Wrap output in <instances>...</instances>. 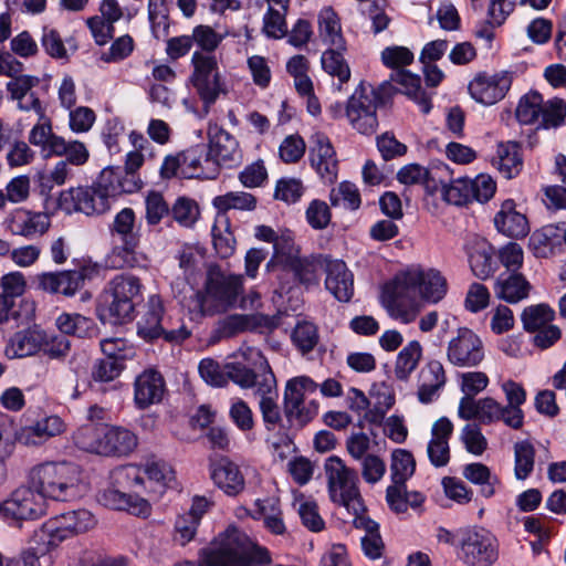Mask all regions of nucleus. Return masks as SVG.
<instances>
[{
    "label": "nucleus",
    "mask_w": 566,
    "mask_h": 566,
    "mask_svg": "<svg viewBox=\"0 0 566 566\" xmlns=\"http://www.w3.org/2000/svg\"><path fill=\"white\" fill-rule=\"evenodd\" d=\"M97 500L101 504L108 509L127 511L128 513L136 516L147 517L151 510L147 500L140 497L138 494L124 492L113 484L108 489L101 492Z\"/></svg>",
    "instance_id": "nucleus-29"
},
{
    "label": "nucleus",
    "mask_w": 566,
    "mask_h": 566,
    "mask_svg": "<svg viewBox=\"0 0 566 566\" xmlns=\"http://www.w3.org/2000/svg\"><path fill=\"white\" fill-rule=\"evenodd\" d=\"M164 304L158 295H151L147 303V311L137 322V334L148 343L163 338L166 343L180 344L190 336L185 325L178 328L166 329L163 325Z\"/></svg>",
    "instance_id": "nucleus-14"
},
{
    "label": "nucleus",
    "mask_w": 566,
    "mask_h": 566,
    "mask_svg": "<svg viewBox=\"0 0 566 566\" xmlns=\"http://www.w3.org/2000/svg\"><path fill=\"white\" fill-rule=\"evenodd\" d=\"M140 279L132 274L114 276L99 297L97 317L103 324L124 325L135 318L136 306L144 301Z\"/></svg>",
    "instance_id": "nucleus-3"
},
{
    "label": "nucleus",
    "mask_w": 566,
    "mask_h": 566,
    "mask_svg": "<svg viewBox=\"0 0 566 566\" xmlns=\"http://www.w3.org/2000/svg\"><path fill=\"white\" fill-rule=\"evenodd\" d=\"M554 317V310L545 303L525 307L521 316L523 327L528 333H535L536 331L548 326Z\"/></svg>",
    "instance_id": "nucleus-50"
},
{
    "label": "nucleus",
    "mask_w": 566,
    "mask_h": 566,
    "mask_svg": "<svg viewBox=\"0 0 566 566\" xmlns=\"http://www.w3.org/2000/svg\"><path fill=\"white\" fill-rule=\"evenodd\" d=\"M496 154L497 156L493 159V165L497 167L505 178L511 179L518 175L523 160L518 154L516 143L500 144Z\"/></svg>",
    "instance_id": "nucleus-43"
},
{
    "label": "nucleus",
    "mask_w": 566,
    "mask_h": 566,
    "mask_svg": "<svg viewBox=\"0 0 566 566\" xmlns=\"http://www.w3.org/2000/svg\"><path fill=\"white\" fill-rule=\"evenodd\" d=\"M396 281L406 290L418 289L421 298L431 304L439 303L448 292L447 279L436 269L408 270Z\"/></svg>",
    "instance_id": "nucleus-18"
},
{
    "label": "nucleus",
    "mask_w": 566,
    "mask_h": 566,
    "mask_svg": "<svg viewBox=\"0 0 566 566\" xmlns=\"http://www.w3.org/2000/svg\"><path fill=\"white\" fill-rule=\"evenodd\" d=\"M502 390L507 401V405L503 406L506 413L505 426L518 430L524 424V412L521 406L526 401V390L521 384L511 379L502 384Z\"/></svg>",
    "instance_id": "nucleus-37"
},
{
    "label": "nucleus",
    "mask_w": 566,
    "mask_h": 566,
    "mask_svg": "<svg viewBox=\"0 0 566 566\" xmlns=\"http://www.w3.org/2000/svg\"><path fill=\"white\" fill-rule=\"evenodd\" d=\"M191 65L193 70L190 82L208 111L219 95L227 92L221 82L217 57L213 54L195 51Z\"/></svg>",
    "instance_id": "nucleus-13"
},
{
    "label": "nucleus",
    "mask_w": 566,
    "mask_h": 566,
    "mask_svg": "<svg viewBox=\"0 0 566 566\" xmlns=\"http://www.w3.org/2000/svg\"><path fill=\"white\" fill-rule=\"evenodd\" d=\"M96 524L94 515L84 509L59 514L48 520L34 532V541L41 542L51 551L63 541L93 528Z\"/></svg>",
    "instance_id": "nucleus-11"
},
{
    "label": "nucleus",
    "mask_w": 566,
    "mask_h": 566,
    "mask_svg": "<svg viewBox=\"0 0 566 566\" xmlns=\"http://www.w3.org/2000/svg\"><path fill=\"white\" fill-rule=\"evenodd\" d=\"M3 226L12 235L35 240L49 231L51 217L48 212L17 208L7 216Z\"/></svg>",
    "instance_id": "nucleus-22"
},
{
    "label": "nucleus",
    "mask_w": 566,
    "mask_h": 566,
    "mask_svg": "<svg viewBox=\"0 0 566 566\" xmlns=\"http://www.w3.org/2000/svg\"><path fill=\"white\" fill-rule=\"evenodd\" d=\"M108 231L115 242L108 256L109 265L115 269L137 266V249L140 244L142 234L135 211L128 207L123 208L115 214Z\"/></svg>",
    "instance_id": "nucleus-8"
},
{
    "label": "nucleus",
    "mask_w": 566,
    "mask_h": 566,
    "mask_svg": "<svg viewBox=\"0 0 566 566\" xmlns=\"http://www.w3.org/2000/svg\"><path fill=\"white\" fill-rule=\"evenodd\" d=\"M346 49L331 46L323 52L321 63L323 70L329 75L337 77L340 84L347 83L350 78V69L344 57Z\"/></svg>",
    "instance_id": "nucleus-45"
},
{
    "label": "nucleus",
    "mask_w": 566,
    "mask_h": 566,
    "mask_svg": "<svg viewBox=\"0 0 566 566\" xmlns=\"http://www.w3.org/2000/svg\"><path fill=\"white\" fill-rule=\"evenodd\" d=\"M78 469L72 462H44L29 473L30 486L44 500L67 501L75 496Z\"/></svg>",
    "instance_id": "nucleus-7"
},
{
    "label": "nucleus",
    "mask_w": 566,
    "mask_h": 566,
    "mask_svg": "<svg viewBox=\"0 0 566 566\" xmlns=\"http://www.w3.org/2000/svg\"><path fill=\"white\" fill-rule=\"evenodd\" d=\"M119 167L113 168L108 167L103 169L96 180L93 182L96 190L99 195L105 199L106 202H109V198H114L118 196V185H119Z\"/></svg>",
    "instance_id": "nucleus-62"
},
{
    "label": "nucleus",
    "mask_w": 566,
    "mask_h": 566,
    "mask_svg": "<svg viewBox=\"0 0 566 566\" xmlns=\"http://www.w3.org/2000/svg\"><path fill=\"white\" fill-rule=\"evenodd\" d=\"M206 151L203 146L196 145L180 153L181 158V177L199 178L203 174L201 161Z\"/></svg>",
    "instance_id": "nucleus-61"
},
{
    "label": "nucleus",
    "mask_w": 566,
    "mask_h": 566,
    "mask_svg": "<svg viewBox=\"0 0 566 566\" xmlns=\"http://www.w3.org/2000/svg\"><path fill=\"white\" fill-rule=\"evenodd\" d=\"M318 385L308 376H297L286 381L283 394V413L276 402L277 387L274 374L266 373L259 387V409L266 431L277 427L283 431L281 441L292 442L290 432L305 428L318 413L316 400L305 403V396L314 394Z\"/></svg>",
    "instance_id": "nucleus-1"
},
{
    "label": "nucleus",
    "mask_w": 566,
    "mask_h": 566,
    "mask_svg": "<svg viewBox=\"0 0 566 566\" xmlns=\"http://www.w3.org/2000/svg\"><path fill=\"white\" fill-rule=\"evenodd\" d=\"M462 473L468 481L480 485V493L486 499L493 496L495 486L501 484L499 478L493 475L490 469L480 462L467 464Z\"/></svg>",
    "instance_id": "nucleus-42"
},
{
    "label": "nucleus",
    "mask_w": 566,
    "mask_h": 566,
    "mask_svg": "<svg viewBox=\"0 0 566 566\" xmlns=\"http://www.w3.org/2000/svg\"><path fill=\"white\" fill-rule=\"evenodd\" d=\"M209 474L213 484L228 496L235 497L245 489V478L240 467L229 457L210 458Z\"/></svg>",
    "instance_id": "nucleus-26"
},
{
    "label": "nucleus",
    "mask_w": 566,
    "mask_h": 566,
    "mask_svg": "<svg viewBox=\"0 0 566 566\" xmlns=\"http://www.w3.org/2000/svg\"><path fill=\"white\" fill-rule=\"evenodd\" d=\"M392 81H384L377 88L361 82L346 103V117L352 127L363 135H373L378 128L376 111L386 106L396 93H401L402 86L397 88Z\"/></svg>",
    "instance_id": "nucleus-5"
},
{
    "label": "nucleus",
    "mask_w": 566,
    "mask_h": 566,
    "mask_svg": "<svg viewBox=\"0 0 566 566\" xmlns=\"http://www.w3.org/2000/svg\"><path fill=\"white\" fill-rule=\"evenodd\" d=\"M447 376L443 365L439 360L426 364L418 378V399L422 403H430L434 396L446 385Z\"/></svg>",
    "instance_id": "nucleus-35"
},
{
    "label": "nucleus",
    "mask_w": 566,
    "mask_h": 566,
    "mask_svg": "<svg viewBox=\"0 0 566 566\" xmlns=\"http://www.w3.org/2000/svg\"><path fill=\"white\" fill-rule=\"evenodd\" d=\"M213 207L218 212L226 213L231 209L242 211H253L256 208L258 199L252 193L245 191H230L221 196H217Z\"/></svg>",
    "instance_id": "nucleus-46"
},
{
    "label": "nucleus",
    "mask_w": 566,
    "mask_h": 566,
    "mask_svg": "<svg viewBox=\"0 0 566 566\" xmlns=\"http://www.w3.org/2000/svg\"><path fill=\"white\" fill-rule=\"evenodd\" d=\"M544 99L537 91H530L521 96L516 109L515 118L521 125H533L538 123L541 112H543Z\"/></svg>",
    "instance_id": "nucleus-44"
},
{
    "label": "nucleus",
    "mask_w": 566,
    "mask_h": 566,
    "mask_svg": "<svg viewBox=\"0 0 566 566\" xmlns=\"http://www.w3.org/2000/svg\"><path fill=\"white\" fill-rule=\"evenodd\" d=\"M148 19L156 39L169 34L170 18L167 0H148Z\"/></svg>",
    "instance_id": "nucleus-51"
},
{
    "label": "nucleus",
    "mask_w": 566,
    "mask_h": 566,
    "mask_svg": "<svg viewBox=\"0 0 566 566\" xmlns=\"http://www.w3.org/2000/svg\"><path fill=\"white\" fill-rule=\"evenodd\" d=\"M200 211L196 200L178 197L170 207V217L182 227H191L199 218Z\"/></svg>",
    "instance_id": "nucleus-56"
},
{
    "label": "nucleus",
    "mask_w": 566,
    "mask_h": 566,
    "mask_svg": "<svg viewBox=\"0 0 566 566\" xmlns=\"http://www.w3.org/2000/svg\"><path fill=\"white\" fill-rule=\"evenodd\" d=\"M515 476L525 480L534 469L535 449L528 440L516 442L514 446Z\"/></svg>",
    "instance_id": "nucleus-55"
},
{
    "label": "nucleus",
    "mask_w": 566,
    "mask_h": 566,
    "mask_svg": "<svg viewBox=\"0 0 566 566\" xmlns=\"http://www.w3.org/2000/svg\"><path fill=\"white\" fill-rule=\"evenodd\" d=\"M255 505L264 518L265 526L274 534L281 535L285 532V525L281 516L279 500H258Z\"/></svg>",
    "instance_id": "nucleus-59"
},
{
    "label": "nucleus",
    "mask_w": 566,
    "mask_h": 566,
    "mask_svg": "<svg viewBox=\"0 0 566 566\" xmlns=\"http://www.w3.org/2000/svg\"><path fill=\"white\" fill-rule=\"evenodd\" d=\"M531 291V284L518 272H502L494 284V293L497 298L514 304L526 298Z\"/></svg>",
    "instance_id": "nucleus-34"
},
{
    "label": "nucleus",
    "mask_w": 566,
    "mask_h": 566,
    "mask_svg": "<svg viewBox=\"0 0 566 566\" xmlns=\"http://www.w3.org/2000/svg\"><path fill=\"white\" fill-rule=\"evenodd\" d=\"M78 448L102 455L126 457L138 444L137 436L129 429L106 423H87L74 434Z\"/></svg>",
    "instance_id": "nucleus-6"
},
{
    "label": "nucleus",
    "mask_w": 566,
    "mask_h": 566,
    "mask_svg": "<svg viewBox=\"0 0 566 566\" xmlns=\"http://www.w3.org/2000/svg\"><path fill=\"white\" fill-rule=\"evenodd\" d=\"M316 261L317 269L326 272L325 287L339 302H349L354 295V275L348 270L346 263L342 260H332L328 256L317 255L310 256ZM318 270H316L317 272ZM317 283V277L314 282Z\"/></svg>",
    "instance_id": "nucleus-19"
},
{
    "label": "nucleus",
    "mask_w": 566,
    "mask_h": 566,
    "mask_svg": "<svg viewBox=\"0 0 566 566\" xmlns=\"http://www.w3.org/2000/svg\"><path fill=\"white\" fill-rule=\"evenodd\" d=\"M329 201L333 207L343 202L344 207L349 210H357L361 203L358 188L349 181H343L337 188H333L329 193Z\"/></svg>",
    "instance_id": "nucleus-58"
},
{
    "label": "nucleus",
    "mask_w": 566,
    "mask_h": 566,
    "mask_svg": "<svg viewBox=\"0 0 566 566\" xmlns=\"http://www.w3.org/2000/svg\"><path fill=\"white\" fill-rule=\"evenodd\" d=\"M166 391L164 376L156 369L148 368L140 373L134 381V402L137 409L145 410L161 402Z\"/></svg>",
    "instance_id": "nucleus-28"
},
{
    "label": "nucleus",
    "mask_w": 566,
    "mask_h": 566,
    "mask_svg": "<svg viewBox=\"0 0 566 566\" xmlns=\"http://www.w3.org/2000/svg\"><path fill=\"white\" fill-rule=\"evenodd\" d=\"M448 360L458 367H475L484 358L483 343L470 328L458 329L457 337L449 342Z\"/></svg>",
    "instance_id": "nucleus-23"
},
{
    "label": "nucleus",
    "mask_w": 566,
    "mask_h": 566,
    "mask_svg": "<svg viewBox=\"0 0 566 566\" xmlns=\"http://www.w3.org/2000/svg\"><path fill=\"white\" fill-rule=\"evenodd\" d=\"M566 244V228L559 224H547L534 231L528 240V247L537 258H547L554 250Z\"/></svg>",
    "instance_id": "nucleus-32"
},
{
    "label": "nucleus",
    "mask_w": 566,
    "mask_h": 566,
    "mask_svg": "<svg viewBox=\"0 0 566 566\" xmlns=\"http://www.w3.org/2000/svg\"><path fill=\"white\" fill-rule=\"evenodd\" d=\"M494 224L499 232L509 238H524L530 232L526 217L515 210L513 200H505L501 210L494 217Z\"/></svg>",
    "instance_id": "nucleus-33"
},
{
    "label": "nucleus",
    "mask_w": 566,
    "mask_h": 566,
    "mask_svg": "<svg viewBox=\"0 0 566 566\" xmlns=\"http://www.w3.org/2000/svg\"><path fill=\"white\" fill-rule=\"evenodd\" d=\"M145 219L148 226H157L165 217H170V207L158 191H149L145 198Z\"/></svg>",
    "instance_id": "nucleus-60"
},
{
    "label": "nucleus",
    "mask_w": 566,
    "mask_h": 566,
    "mask_svg": "<svg viewBox=\"0 0 566 566\" xmlns=\"http://www.w3.org/2000/svg\"><path fill=\"white\" fill-rule=\"evenodd\" d=\"M57 207L67 214L82 212L86 216L103 214L111 205L99 195L94 185L70 188L60 192Z\"/></svg>",
    "instance_id": "nucleus-21"
},
{
    "label": "nucleus",
    "mask_w": 566,
    "mask_h": 566,
    "mask_svg": "<svg viewBox=\"0 0 566 566\" xmlns=\"http://www.w3.org/2000/svg\"><path fill=\"white\" fill-rule=\"evenodd\" d=\"M513 76L507 71L489 74L478 73L469 83L468 90L471 97L485 106H492L502 101L510 91Z\"/></svg>",
    "instance_id": "nucleus-20"
},
{
    "label": "nucleus",
    "mask_w": 566,
    "mask_h": 566,
    "mask_svg": "<svg viewBox=\"0 0 566 566\" xmlns=\"http://www.w3.org/2000/svg\"><path fill=\"white\" fill-rule=\"evenodd\" d=\"M566 117V102L554 97L544 102L543 112H541L537 129L557 128L564 124Z\"/></svg>",
    "instance_id": "nucleus-54"
},
{
    "label": "nucleus",
    "mask_w": 566,
    "mask_h": 566,
    "mask_svg": "<svg viewBox=\"0 0 566 566\" xmlns=\"http://www.w3.org/2000/svg\"><path fill=\"white\" fill-rule=\"evenodd\" d=\"M254 235L258 240L273 243L274 254L266 263L269 273L276 272L282 291L291 290L290 281L285 280L291 275L292 284H308L315 281L317 264L313 259L301 258L292 252H284V245H292L290 240H279L276 232L269 226H256Z\"/></svg>",
    "instance_id": "nucleus-4"
},
{
    "label": "nucleus",
    "mask_w": 566,
    "mask_h": 566,
    "mask_svg": "<svg viewBox=\"0 0 566 566\" xmlns=\"http://www.w3.org/2000/svg\"><path fill=\"white\" fill-rule=\"evenodd\" d=\"M381 62L392 70L390 80L402 86L401 92L428 114L432 108L431 97L422 88L420 76L403 69L413 62V53L406 46H387L381 52Z\"/></svg>",
    "instance_id": "nucleus-9"
},
{
    "label": "nucleus",
    "mask_w": 566,
    "mask_h": 566,
    "mask_svg": "<svg viewBox=\"0 0 566 566\" xmlns=\"http://www.w3.org/2000/svg\"><path fill=\"white\" fill-rule=\"evenodd\" d=\"M50 552L48 546H44L41 542H35L34 536H32L29 547L19 557L11 558L7 566H40L39 559Z\"/></svg>",
    "instance_id": "nucleus-64"
},
{
    "label": "nucleus",
    "mask_w": 566,
    "mask_h": 566,
    "mask_svg": "<svg viewBox=\"0 0 566 566\" xmlns=\"http://www.w3.org/2000/svg\"><path fill=\"white\" fill-rule=\"evenodd\" d=\"M227 378L239 385L241 388H256L259 395V387L266 373L273 374L269 361L263 355H259V361L254 363V368H250L242 363H232L227 365Z\"/></svg>",
    "instance_id": "nucleus-31"
},
{
    "label": "nucleus",
    "mask_w": 566,
    "mask_h": 566,
    "mask_svg": "<svg viewBox=\"0 0 566 566\" xmlns=\"http://www.w3.org/2000/svg\"><path fill=\"white\" fill-rule=\"evenodd\" d=\"M280 325L279 316L262 313L231 314L218 322L217 332L221 337L231 338L244 332H272Z\"/></svg>",
    "instance_id": "nucleus-24"
},
{
    "label": "nucleus",
    "mask_w": 566,
    "mask_h": 566,
    "mask_svg": "<svg viewBox=\"0 0 566 566\" xmlns=\"http://www.w3.org/2000/svg\"><path fill=\"white\" fill-rule=\"evenodd\" d=\"M311 167L322 180L334 184L338 177V159L335 148L327 135L315 133L308 151Z\"/></svg>",
    "instance_id": "nucleus-25"
},
{
    "label": "nucleus",
    "mask_w": 566,
    "mask_h": 566,
    "mask_svg": "<svg viewBox=\"0 0 566 566\" xmlns=\"http://www.w3.org/2000/svg\"><path fill=\"white\" fill-rule=\"evenodd\" d=\"M209 149L206 153L205 160H212L217 165L232 167L242 159V151L239 142L234 136L222 127H210L209 132Z\"/></svg>",
    "instance_id": "nucleus-27"
},
{
    "label": "nucleus",
    "mask_w": 566,
    "mask_h": 566,
    "mask_svg": "<svg viewBox=\"0 0 566 566\" xmlns=\"http://www.w3.org/2000/svg\"><path fill=\"white\" fill-rule=\"evenodd\" d=\"M44 332L35 328H27L14 333L6 346L4 354L8 358H22L40 352L43 346Z\"/></svg>",
    "instance_id": "nucleus-36"
},
{
    "label": "nucleus",
    "mask_w": 566,
    "mask_h": 566,
    "mask_svg": "<svg viewBox=\"0 0 566 566\" xmlns=\"http://www.w3.org/2000/svg\"><path fill=\"white\" fill-rule=\"evenodd\" d=\"M52 156L64 157L72 166H83L88 161L90 151L80 140H65L63 137H54L50 144Z\"/></svg>",
    "instance_id": "nucleus-40"
},
{
    "label": "nucleus",
    "mask_w": 566,
    "mask_h": 566,
    "mask_svg": "<svg viewBox=\"0 0 566 566\" xmlns=\"http://www.w3.org/2000/svg\"><path fill=\"white\" fill-rule=\"evenodd\" d=\"M493 249L486 240H476L468 248V258L472 272L479 279L485 280L493 271Z\"/></svg>",
    "instance_id": "nucleus-41"
},
{
    "label": "nucleus",
    "mask_w": 566,
    "mask_h": 566,
    "mask_svg": "<svg viewBox=\"0 0 566 566\" xmlns=\"http://www.w3.org/2000/svg\"><path fill=\"white\" fill-rule=\"evenodd\" d=\"M291 339L293 345L303 354L311 353L319 340L318 329L314 323L297 322L292 331Z\"/></svg>",
    "instance_id": "nucleus-52"
},
{
    "label": "nucleus",
    "mask_w": 566,
    "mask_h": 566,
    "mask_svg": "<svg viewBox=\"0 0 566 566\" xmlns=\"http://www.w3.org/2000/svg\"><path fill=\"white\" fill-rule=\"evenodd\" d=\"M442 198L454 206H465L474 200V192L472 190V179L458 178L455 180L447 181L443 187Z\"/></svg>",
    "instance_id": "nucleus-53"
},
{
    "label": "nucleus",
    "mask_w": 566,
    "mask_h": 566,
    "mask_svg": "<svg viewBox=\"0 0 566 566\" xmlns=\"http://www.w3.org/2000/svg\"><path fill=\"white\" fill-rule=\"evenodd\" d=\"M199 557L203 566H264L271 563L270 552L235 526H229L208 547L200 549Z\"/></svg>",
    "instance_id": "nucleus-2"
},
{
    "label": "nucleus",
    "mask_w": 566,
    "mask_h": 566,
    "mask_svg": "<svg viewBox=\"0 0 566 566\" xmlns=\"http://www.w3.org/2000/svg\"><path fill=\"white\" fill-rule=\"evenodd\" d=\"M325 472L328 481V492L332 501L343 505L347 511H367L357 486L358 475L354 469L345 465L336 457H329L325 462Z\"/></svg>",
    "instance_id": "nucleus-10"
},
{
    "label": "nucleus",
    "mask_w": 566,
    "mask_h": 566,
    "mask_svg": "<svg viewBox=\"0 0 566 566\" xmlns=\"http://www.w3.org/2000/svg\"><path fill=\"white\" fill-rule=\"evenodd\" d=\"M353 515V526L365 532V535L360 538L364 555L371 560L381 558L385 552V543L380 535L379 524L369 517L367 511H356Z\"/></svg>",
    "instance_id": "nucleus-30"
},
{
    "label": "nucleus",
    "mask_w": 566,
    "mask_h": 566,
    "mask_svg": "<svg viewBox=\"0 0 566 566\" xmlns=\"http://www.w3.org/2000/svg\"><path fill=\"white\" fill-rule=\"evenodd\" d=\"M95 273V268L90 265H83L74 270L42 272L36 275V286L43 292L70 297L81 291L85 281L91 280Z\"/></svg>",
    "instance_id": "nucleus-17"
},
{
    "label": "nucleus",
    "mask_w": 566,
    "mask_h": 566,
    "mask_svg": "<svg viewBox=\"0 0 566 566\" xmlns=\"http://www.w3.org/2000/svg\"><path fill=\"white\" fill-rule=\"evenodd\" d=\"M457 547L465 566H492L499 558L497 539L483 527L462 531Z\"/></svg>",
    "instance_id": "nucleus-12"
},
{
    "label": "nucleus",
    "mask_w": 566,
    "mask_h": 566,
    "mask_svg": "<svg viewBox=\"0 0 566 566\" xmlns=\"http://www.w3.org/2000/svg\"><path fill=\"white\" fill-rule=\"evenodd\" d=\"M192 44L200 48L203 54H212L222 41V36L217 33L210 25L199 24L193 28Z\"/></svg>",
    "instance_id": "nucleus-63"
},
{
    "label": "nucleus",
    "mask_w": 566,
    "mask_h": 566,
    "mask_svg": "<svg viewBox=\"0 0 566 566\" xmlns=\"http://www.w3.org/2000/svg\"><path fill=\"white\" fill-rule=\"evenodd\" d=\"M318 30L325 43L338 49H346L339 17L332 7H325L321 10L318 14Z\"/></svg>",
    "instance_id": "nucleus-39"
},
{
    "label": "nucleus",
    "mask_w": 566,
    "mask_h": 566,
    "mask_svg": "<svg viewBox=\"0 0 566 566\" xmlns=\"http://www.w3.org/2000/svg\"><path fill=\"white\" fill-rule=\"evenodd\" d=\"M15 448V433L12 424L3 417H0V484L7 478L6 461L12 455Z\"/></svg>",
    "instance_id": "nucleus-57"
},
{
    "label": "nucleus",
    "mask_w": 566,
    "mask_h": 566,
    "mask_svg": "<svg viewBox=\"0 0 566 566\" xmlns=\"http://www.w3.org/2000/svg\"><path fill=\"white\" fill-rule=\"evenodd\" d=\"M56 326L64 336L72 335L78 338H94L99 332L94 319L77 313H62L56 318Z\"/></svg>",
    "instance_id": "nucleus-38"
},
{
    "label": "nucleus",
    "mask_w": 566,
    "mask_h": 566,
    "mask_svg": "<svg viewBox=\"0 0 566 566\" xmlns=\"http://www.w3.org/2000/svg\"><path fill=\"white\" fill-rule=\"evenodd\" d=\"M416 461L412 453L405 449H396L391 453V481L405 486L407 480L413 474Z\"/></svg>",
    "instance_id": "nucleus-49"
},
{
    "label": "nucleus",
    "mask_w": 566,
    "mask_h": 566,
    "mask_svg": "<svg viewBox=\"0 0 566 566\" xmlns=\"http://www.w3.org/2000/svg\"><path fill=\"white\" fill-rule=\"evenodd\" d=\"M422 348L419 342L412 340L405 346L398 354L395 375L399 380H407L411 373L417 368L421 358Z\"/></svg>",
    "instance_id": "nucleus-48"
},
{
    "label": "nucleus",
    "mask_w": 566,
    "mask_h": 566,
    "mask_svg": "<svg viewBox=\"0 0 566 566\" xmlns=\"http://www.w3.org/2000/svg\"><path fill=\"white\" fill-rule=\"evenodd\" d=\"M111 481L114 486L132 494H137L144 484L140 469L133 464L115 468L111 473Z\"/></svg>",
    "instance_id": "nucleus-47"
},
{
    "label": "nucleus",
    "mask_w": 566,
    "mask_h": 566,
    "mask_svg": "<svg viewBox=\"0 0 566 566\" xmlns=\"http://www.w3.org/2000/svg\"><path fill=\"white\" fill-rule=\"evenodd\" d=\"M206 295H200V306L207 300L211 301L217 312H224L234 307L239 295L243 291L242 277L238 275H226L217 271L208 274L206 285Z\"/></svg>",
    "instance_id": "nucleus-16"
},
{
    "label": "nucleus",
    "mask_w": 566,
    "mask_h": 566,
    "mask_svg": "<svg viewBox=\"0 0 566 566\" xmlns=\"http://www.w3.org/2000/svg\"><path fill=\"white\" fill-rule=\"evenodd\" d=\"M45 513V502L31 486L19 488L0 504L1 516L12 525L36 520Z\"/></svg>",
    "instance_id": "nucleus-15"
}]
</instances>
